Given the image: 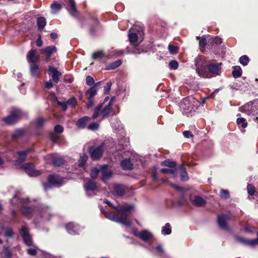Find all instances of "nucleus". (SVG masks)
<instances>
[{"instance_id":"obj_45","label":"nucleus","mask_w":258,"mask_h":258,"mask_svg":"<svg viewBox=\"0 0 258 258\" xmlns=\"http://www.w3.org/2000/svg\"><path fill=\"white\" fill-rule=\"evenodd\" d=\"M220 196L223 199H228L229 197V193L228 190L221 189L220 190Z\"/></svg>"},{"instance_id":"obj_64","label":"nucleus","mask_w":258,"mask_h":258,"mask_svg":"<svg viewBox=\"0 0 258 258\" xmlns=\"http://www.w3.org/2000/svg\"><path fill=\"white\" fill-rule=\"evenodd\" d=\"M58 137L55 134H52L51 136V139L53 142H56L57 140Z\"/></svg>"},{"instance_id":"obj_25","label":"nucleus","mask_w":258,"mask_h":258,"mask_svg":"<svg viewBox=\"0 0 258 258\" xmlns=\"http://www.w3.org/2000/svg\"><path fill=\"white\" fill-rule=\"evenodd\" d=\"M69 11L70 14L74 16H76L78 13L74 0H69Z\"/></svg>"},{"instance_id":"obj_23","label":"nucleus","mask_w":258,"mask_h":258,"mask_svg":"<svg viewBox=\"0 0 258 258\" xmlns=\"http://www.w3.org/2000/svg\"><path fill=\"white\" fill-rule=\"evenodd\" d=\"M90 118L87 116H84L79 119L77 122V126L78 128H84L87 125Z\"/></svg>"},{"instance_id":"obj_13","label":"nucleus","mask_w":258,"mask_h":258,"mask_svg":"<svg viewBox=\"0 0 258 258\" xmlns=\"http://www.w3.org/2000/svg\"><path fill=\"white\" fill-rule=\"evenodd\" d=\"M25 172L31 176H36L40 174V171L35 170L33 164L27 163L22 167Z\"/></svg>"},{"instance_id":"obj_36","label":"nucleus","mask_w":258,"mask_h":258,"mask_svg":"<svg viewBox=\"0 0 258 258\" xmlns=\"http://www.w3.org/2000/svg\"><path fill=\"white\" fill-rule=\"evenodd\" d=\"M104 54L102 51H98L92 54V58L93 59H100L103 58Z\"/></svg>"},{"instance_id":"obj_57","label":"nucleus","mask_w":258,"mask_h":258,"mask_svg":"<svg viewBox=\"0 0 258 258\" xmlns=\"http://www.w3.org/2000/svg\"><path fill=\"white\" fill-rule=\"evenodd\" d=\"M45 120L42 118H40L36 121V124L38 126H40L44 124Z\"/></svg>"},{"instance_id":"obj_61","label":"nucleus","mask_w":258,"mask_h":258,"mask_svg":"<svg viewBox=\"0 0 258 258\" xmlns=\"http://www.w3.org/2000/svg\"><path fill=\"white\" fill-rule=\"evenodd\" d=\"M27 251L29 254L31 255H35L36 253V250L34 248H29Z\"/></svg>"},{"instance_id":"obj_3","label":"nucleus","mask_w":258,"mask_h":258,"mask_svg":"<svg viewBox=\"0 0 258 258\" xmlns=\"http://www.w3.org/2000/svg\"><path fill=\"white\" fill-rule=\"evenodd\" d=\"M143 31L141 28L134 25L130 30L128 39L131 43L136 42L140 43L143 40Z\"/></svg>"},{"instance_id":"obj_33","label":"nucleus","mask_w":258,"mask_h":258,"mask_svg":"<svg viewBox=\"0 0 258 258\" xmlns=\"http://www.w3.org/2000/svg\"><path fill=\"white\" fill-rule=\"evenodd\" d=\"M122 62L120 60H116L112 63L108 65L106 68V70H112L118 67L121 65Z\"/></svg>"},{"instance_id":"obj_22","label":"nucleus","mask_w":258,"mask_h":258,"mask_svg":"<svg viewBox=\"0 0 258 258\" xmlns=\"http://www.w3.org/2000/svg\"><path fill=\"white\" fill-rule=\"evenodd\" d=\"M228 217L225 215L219 216L218 217V223L219 226L221 228L223 229H227V227L226 225V221L228 220Z\"/></svg>"},{"instance_id":"obj_9","label":"nucleus","mask_w":258,"mask_h":258,"mask_svg":"<svg viewBox=\"0 0 258 258\" xmlns=\"http://www.w3.org/2000/svg\"><path fill=\"white\" fill-rule=\"evenodd\" d=\"M104 145L102 144L99 147H92L89 149V153L92 159L96 160L99 159L104 152Z\"/></svg>"},{"instance_id":"obj_43","label":"nucleus","mask_w":258,"mask_h":258,"mask_svg":"<svg viewBox=\"0 0 258 258\" xmlns=\"http://www.w3.org/2000/svg\"><path fill=\"white\" fill-rule=\"evenodd\" d=\"M161 171L162 173H169L172 175L173 177H174L176 175V170L175 169H162L161 170Z\"/></svg>"},{"instance_id":"obj_63","label":"nucleus","mask_w":258,"mask_h":258,"mask_svg":"<svg viewBox=\"0 0 258 258\" xmlns=\"http://www.w3.org/2000/svg\"><path fill=\"white\" fill-rule=\"evenodd\" d=\"M47 211H48V210H45L42 213V216H43L44 217V218L46 220H47L48 219L49 213L47 212Z\"/></svg>"},{"instance_id":"obj_31","label":"nucleus","mask_w":258,"mask_h":258,"mask_svg":"<svg viewBox=\"0 0 258 258\" xmlns=\"http://www.w3.org/2000/svg\"><path fill=\"white\" fill-rule=\"evenodd\" d=\"M37 25L39 30H42L45 26L46 24V19L44 17H39L37 19Z\"/></svg>"},{"instance_id":"obj_18","label":"nucleus","mask_w":258,"mask_h":258,"mask_svg":"<svg viewBox=\"0 0 258 258\" xmlns=\"http://www.w3.org/2000/svg\"><path fill=\"white\" fill-rule=\"evenodd\" d=\"M66 229L68 233L72 235L78 234L80 230L79 226L74 223H69L67 224L66 225Z\"/></svg>"},{"instance_id":"obj_8","label":"nucleus","mask_w":258,"mask_h":258,"mask_svg":"<svg viewBox=\"0 0 258 258\" xmlns=\"http://www.w3.org/2000/svg\"><path fill=\"white\" fill-rule=\"evenodd\" d=\"M104 215L105 217L111 220V221L120 223L123 225L130 226L131 224V221L128 220L126 216L123 217L121 218H118L110 212H105Z\"/></svg>"},{"instance_id":"obj_48","label":"nucleus","mask_w":258,"mask_h":258,"mask_svg":"<svg viewBox=\"0 0 258 258\" xmlns=\"http://www.w3.org/2000/svg\"><path fill=\"white\" fill-rule=\"evenodd\" d=\"M86 84L88 85H92L94 83V80L93 77L88 76L86 79Z\"/></svg>"},{"instance_id":"obj_27","label":"nucleus","mask_w":258,"mask_h":258,"mask_svg":"<svg viewBox=\"0 0 258 258\" xmlns=\"http://www.w3.org/2000/svg\"><path fill=\"white\" fill-rule=\"evenodd\" d=\"M121 166L124 170H131L133 164L129 159H125L121 162Z\"/></svg>"},{"instance_id":"obj_56","label":"nucleus","mask_w":258,"mask_h":258,"mask_svg":"<svg viewBox=\"0 0 258 258\" xmlns=\"http://www.w3.org/2000/svg\"><path fill=\"white\" fill-rule=\"evenodd\" d=\"M44 87L47 89H50L52 87L53 84L52 82L50 80L49 81H45L44 83Z\"/></svg>"},{"instance_id":"obj_7","label":"nucleus","mask_w":258,"mask_h":258,"mask_svg":"<svg viewBox=\"0 0 258 258\" xmlns=\"http://www.w3.org/2000/svg\"><path fill=\"white\" fill-rule=\"evenodd\" d=\"M22 116V112L19 109H16L13 110L9 116L4 118L3 120L6 124H12L17 121Z\"/></svg>"},{"instance_id":"obj_60","label":"nucleus","mask_w":258,"mask_h":258,"mask_svg":"<svg viewBox=\"0 0 258 258\" xmlns=\"http://www.w3.org/2000/svg\"><path fill=\"white\" fill-rule=\"evenodd\" d=\"M88 103L86 105V107L88 109H89L93 106V105L94 104V102H93V99H88Z\"/></svg>"},{"instance_id":"obj_44","label":"nucleus","mask_w":258,"mask_h":258,"mask_svg":"<svg viewBox=\"0 0 258 258\" xmlns=\"http://www.w3.org/2000/svg\"><path fill=\"white\" fill-rule=\"evenodd\" d=\"M169 66L171 69L176 70L178 67V63L176 60H173L169 62Z\"/></svg>"},{"instance_id":"obj_12","label":"nucleus","mask_w":258,"mask_h":258,"mask_svg":"<svg viewBox=\"0 0 258 258\" xmlns=\"http://www.w3.org/2000/svg\"><path fill=\"white\" fill-rule=\"evenodd\" d=\"M48 162H51L55 166H60L63 163L62 158L57 157L56 154H49L45 157Z\"/></svg>"},{"instance_id":"obj_19","label":"nucleus","mask_w":258,"mask_h":258,"mask_svg":"<svg viewBox=\"0 0 258 258\" xmlns=\"http://www.w3.org/2000/svg\"><path fill=\"white\" fill-rule=\"evenodd\" d=\"M30 72L31 76L33 77H38L40 74V67L35 63L30 64Z\"/></svg>"},{"instance_id":"obj_21","label":"nucleus","mask_w":258,"mask_h":258,"mask_svg":"<svg viewBox=\"0 0 258 258\" xmlns=\"http://www.w3.org/2000/svg\"><path fill=\"white\" fill-rule=\"evenodd\" d=\"M138 237L143 240L147 241L152 238L153 235L149 231L143 230L139 233Z\"/></svg>"},{"instance_id":"obj_51","label":"nucleus","mask_w":258,"mask_h":258,"mask_svg":"<svg viewBox=\"0 0 258 258\" xmlns=\"http://www.w3.org/2000/svg\"><path fill=\"white\" fill-rule=\"evenodd\" d=\"M63 128L62 126L60 125H57L54 127V132L55 133H61L63 132Z\"/></svg>"},{"instance_id":"obj_1","label":"nucleus","mask_w":258,"mask_h":258,"mask_svg":"<svg viewBox=\"0 0 258 258\" xmlns=\"http://www.w3.org/2000/svg\"><path fill=\"white\" fill-rule=\"evenodd\" d=\"M196 72L201 77L210 78L220 74V68L218 64L208 65L205 60L201 58L196 60Z\"/></svg>"},{"instance_id":"obj_35","label":"nucleus","mask_w":258,"mask_h":258,"mask_svg":"<svg viewBox=\"0 0 258 258\" xmlns=\"http://www.w3.org/2000/svg\"><path fill=\"white\" fill-rule=\"evenodd\" d=\"M171 233V229L170 224L167 223L163 227L162 230V233L163 235H169Z\"/></svg>"},{"instance_id":"obj_52","label":"nucleus","mask_w":258,"mask_h":258,"mask_svg":"<svg viewBox=\"0 0 258 258\" xmlns=\"http://www.w3.org/2000/svg\"><path fill=\"white\" fill-rule=\"evenodd\" d=\"M111 83H108L104 87V92L105 94H108L109 93L111 89Z\"/></svg>"},{"instance_id":"obj_42","label":"nucleus","mask_w":258,"mask_h":258,"mask_svg":"<svg viewBox=\"0 0 258 258\" xmlns=\"http://www.w3.org/2000/svg\"><path fill=\"white\" fill-rule=\"evenodd\" d=\"M168 49L171 54H174L177 53L178 47L177 46H175L169 44L168 46Z\"/></svg>"},{"instance_id":"obj_26","label":"nucleus","mask_w":258,"mask_h":258,"mask_svg":"<svg viewBox=\"0 0 258 258\" xmlns=\"http://www.w3.org/2000/svg\"><path fill=\"white\" fill-rule=\"evenodd\" d=\"M97 94V90L95 86L90 88L86 93L87 99H93Z\"/></svg>"},{"instance_id":"obj_30","label":"nucleus","mask_w":258,"mask_h":258,"mask_svg":"<svg viewBox=\"0 0 258 258\" xmlns=\"http://www.w3.org/2000/svg\"><path fill=\"white\" fill-rule=\"evenodd\" d=\"M29 152V151H25L23 152H18V159L17 161V163L20 164L21 163L24 161L26 158V154Z\"/></svg>"},{"instance_id":"obj_29","label":"nucleus","mask_w":258,"mask_h":258,"mask_svg":"<svg viewBox=\"0 0 258 258\" xmlns=\"http://www.w3.org/2000/svg\"><path fill=\"white\" fill-rule=\"evenodd\" d=\"M232 75L234 78L240 77L242 75V70L239 66L233 67Z\"/></svg>"},{"instance_id":"obj_4","label":"nucleus","mask_w":258,"mask_h":258,"mask_svg":"<svg viewBox=\"0 0 258 258\" xmlns=\"http://www.w3.org/2000/svg\"><path fill=\"white\" fill-rule=\"evenodd\" d=\"M20 196L21 194L19 192H17L13 198L11 200V203L13 204H15L17 201H19L18 203V205H20V207L22 208V212L25 215L27 216H29L31 214L34 213L35 212L34 211L33 209L30 207H26L25 206H23L22 204V203H26L25 200L23 199H21L20 198Z\"/></svg>"},{"instance_id":"obj_17","label":"nucleus","mask_w":258,"mask_h":258,"mask_svg":"<svg viewBox=\"0 0 258 258\" xmlns=\"http://www.w3.org/2000/svg\"><path fill=\"white\" fill-rule=\"evenodd\" d=\"M101 172L102 174V179L104 182L109 179L112 174V171L108 170V167L106 165L102 166L101 167Z\"/></svg>"},{"instance_id":"obj_11","label":"nucleus","mask_w":258,"mask_h":258,"mask_svg":"<svg viewBox=\"0 0 258 258\" xmlns=\"http://www.w3.org/2000/svg\"><path fill=\"white\" fill-rule=\"evenodd\" d=\"M48 182L44 184V187L46 190L49 187L60 184L62 182V179L56 175H50L48 177Z\"/></svg>"},{"instance_id":"obj_34","label":"nucleus","mask_w":258,"mask_h":258,"mask_svg":"<svg viewBox=\"0 0 258 258\" xmlns=\"http://www.w3.org/2000/svg\"><path fill=\"white\" fill-rule=\"evenodd\" d=\"M88 158V157L86 155L84 154H82L80 155V158L78 161V164L80 167H84L86 161Z\"/></svg>"},{"instance_id":"obj_50","label":"nucleus","mask_w":258,"mask_h":258,"mask_svg":"<svg viewBox=\"0 0 258 258\" xmlns=\"http://www.w3.org/2000/svg\"><path fill=\"white\" fill-rule=\"evenodd\" d=\"M99 124L96 122H93L89 124L88 128L90 130H96L98 128Z\"/></svg>"},{"instance_id":"obj_39","label":"nucleus","mask_w":258,"mask_h":258,"mask_svg":"<svg viewBox=\"0 0 258 258\" xmlns=\"http://www.w3.org/2000/svg\"><path fill=\"white\" fill-rule=\"evenodd\" d=\"M161 165L162 166H167L170 167H174L176 165V163L174 161L166 160L161 162Z\"/></svg>"},{"instance_id":"obj_24","label":"nucleus","mask_w":258,"mask_h":258,"mask_svg":"<svg viewBox=\"0 0 258 258\" xmlns=\"http://www.w3.org/2000/svg\"><path fill=\"white\" fill-rule=\"evenodd\" d=\"M42 53H45L47 56H50L51 54L56 51V48L55 46H48L40 50Z\"/></svg>"},{"instance_id":"obj_58","label":"nucleus","mask_w":258,"mask_h":258,"mask_svg":"<svg viewBox=\"0 0 258 258\" xmlns=\"http://www.w3.org/2000/svg\"><path fill=\"white\" fill-rule=\"evenodd\" d=\"M5 235L7 237H12L13 234V232L11 229H4Z\"/></svg>"},{"instance_id":"obj_59","label":"nucleus","mask_w":258,"mask_h":258,"mask_svg":"<svg viewBox=\"0 0 258 258\" xmlns=\"http://www.w3.org/2000/svg\"><path fill=\"white\" fill-rule=\"evenodd\" d=\"M42 44H43V42L41 39V36L40 35H39L38 36V38L37 40V41H36V45L37 46L40 47L42 45Z\"/></svg>"},{"instance_id":"obj_62","label":"nucleus","mask_w":258,"mask_h":258,"mask_svg":"<svg viewBox=\"0 0 258 258\" xmlns=\"http://www.w3.org/2000/svg\"><path fill=\"white\" fill-rule=\"evenodd\" d=\"M184 136L185 138H189L190 137H192V134L189 131H185L183 133Z\"/></svg>"},{"instance_id":"obj_6","label":"nucleus","mask_w":258,"mask_h":258,"mask_svg":"<svg viewBox=\"0 0 258 258\" xmlns=\"http://www.w3.org/2000/svg\"><path fill=\"white\" fill-rule=\"evenodd\" d=\"M104 202L108 205L112 207L118 213L122 215H126L131 211L133 210L134 208V206L132 205H118V206L114 207L110 202L107 200H104Z\"/></svg>"},{"instance_id":"obj_38","label":"nucleus","mask_w":258,"mask_h":258,"mask_svg":"<svg viewBox=\"0 0 258 258\" xmlns=\"http://www.w3.org/2000/svg\"><path fill=\"white\" fill-rule=\"evenodd\" d=\"M236 122L238 125H241V127L244 128H245L247 125V123L246 122L245 119L243 117L238 118L236 120Z\"/></svg>"},{"instance_id":"obj_55","label":"nucleus","mask_w":258,"mask_h":258,"mask_svg":"<svg viewBox=\"0 0 258 258\" xmlns=\"http://www.w3.org/2000/svg\"><path fill=\"white\" fill-rule=\"evenodd\" d=\"M207 44V40L205 38H202L199 41V46L200 47H204Z\"/></svg>"},{"instance_id":"obj_40","label":"nucleus","mask_w":258,"mask_h":258,"mask_svg":"<svg viewBox=\"0 0 258 258\" xmlns=\"http://www.w3.org/2000/svg\"><path fill=\"white\" fill-rule=\"evenodd\" d=\"M51 8L52 13L55 14L60 10L61 6L59 4L54 3L51 5Z\"/></svg>"},{"instance_id":"obj_15","label":"nucleus","mask_w":258,"mask_h":258,"mask_svg":"<svg viewBox=\"0 0 258 258\" xmlns=\"http://www.w3.org/2000/svg\"><path fill=\"white\" fill-rule=\"evenodd\" d=\"M39 55L36 50H31L27 55V59L29 64L35 63L39 59Z\"/></svg>"},{"instance_id":"obj_49","label":"nucleus","mask_w":258,"mask_h":258,"mask_svg":"<svg viewBox=\"0 0 258 258\" xmlns=\"http://www.w3.org/2000/svg\"><path fill=\"white\" fill-rule=\"evenodd\" d=\"M98 172L99 170L97 168H95L91 170L90 172V176L93 178H96L98 175Z\"/></svg>"},{"instance_id":"obj_37","label":"nucleus","mask_w":258,"mask_h":258,"mask_svg":"<svg viewBox=\"0 0 258 258\" xmlns=\"http://www.w3.org/2000/svg\"><path fill=\"white\" fill-rule=\"evenodd\" d=\"M115 193L119 196H122L124 193V189L122 186L116 185L114 187Z\"/></svg>"},{"instance_id":"obj_46","label":"nucleus","mask_w":258,"mask_h":258,"mask_svg":"<svg viewBox=\"0 0 258 258\" xmlns=\"http://www.w3.org/2000/svg\"><path fill=\"white\" fill-rule=\"evenodd\" d=\"M247 190L248 194L250 196H252L254 194L255 192L254 187L251 184H248L247 186Z\"/></svg>"},{"instance_id":"obj_20","label":"nucleus","mask_w":258,"mask_h":258,"mask_svg":"<svg viewBox=\"0 0 258 258\" xmlns=\"http://www.w3.org/2000/svg\"><path fill=\"white\" fill-rule=\"evenodd\" d=\"M190 200L192 204L197 206H203L206 203L205 200L199 196L191 197Z\"/></svg>"},{"instance_id":"obj_2","label":"nucleus","mask_w":258,"mask_h":258,"mask_svg":"<svg viewBox=\"0 0 258 258\" xmlns=\"http://www.w3.org/2000/svg\"><path fill=\"white\" fill-rule=\"evenodd\" d=\"M199 106V101L192 96H188L184 98L180 103V107L182 111L189 115L197 109Z\"/></svg>"},{"instance_id":"obj_5","label":"nucleus","mask_w":258,"mask_h":258,"mask_svg":"<svg viewBox=\"0 0 258 258\" xmlns=\"http://www.w3.org/2000/svg\"><path fill=\"white\" fill-rule=\"evenodd\" d=\"M102 104H100L97 107L95 108L93 114L92 115V118H96L98 116H99V114H101L102 116V117H105L108 116L109 113L111 111L112 108V104L111 102H109L107 105L105 106L101 111V110L102 108Z\"/></svg>"},{"instance_id":"obj_10","label":"nucleus","mask_w":258,"mask_h":258,"mask_svg":"<svg viewBox=\"0 0 258 258\" xmlns=\"http://www.w3.org/2000/svg\"><path fill=\"white\" fill-rule=\"evenodd\" d=\"M257 104H258V99L248 102L243 106L240 107L239 108V110L248 115H250L254 110L253 107H256Z\"/></svg>"},{"instance_id":"obj_14","label":"nucleus","mask_w":258,"mask_h":258,"mask_svg":"<svg viewBox=\"0 0 258 258\" xmlns=\"http://www.w3.org/2000/svg\"><path fill=\"white\" fill-rule=\"evenodd\" d=\"M29 230L27 226H24L21 230V233L23 237L25 243L28 245L30 246L32 244V239L28 234Z\"/></svg>"},{"instance_id":"obj_54","label":"nucleus","mask_w":258,"mask_h":258,"mask_svg":"<svg viewBox=\"0 0 258 258\" xmlns=\"http://www.w3.org/2000/svg\"><path fill=\"white\" fill-rule=\"evenodd\" d=\"M210 39L212 40V41L214 42L216 44H220L222 42V40L221 38L217 37H210Z\"/></svg>"},{"instance_id":"obj_16","label":"nucleus","mask_w":258,"mask_h":258,"mask_svg":"<svg viewBox=\"0 0 258 258\" xmlns=\"http://www.w3.org/2000/svg\"><path fill=\"white\" fill-rule=\"evenodd\" d=\"M48 72L51 75L53 81L55 83H57L59 80V77L61 75V73L58 71L56 68L51 66L49 67Z\"/></svg>"},{"instance_id":"obj_41","label":"nucleus","mask_w":258,"mask_h":258,"mask_svg":"<svg viewBox=\"0 0 258 258\" xmlns=\"http://www.w3.org/2000/svg\"><path fill=\"white\" fill-rule=\"evenodd\" d=\"M249 62V58L246 55H242L239 58V62L243 66H246Z\"/></svg>"},{"instance_id":"obj_28","label":"nucleus","mask_w":258,"mask_h":258,"mask_svg":"<svg viewBox=\"0 0 258 258\" xmlns=\"http://www.w3.org/2000/svg\"><path fill=\"white\" fill-rule=\"evenodd\" d=\"M84 187L86 192L88 193L90 191L94 190L96 187V185L95 182L90 181L85 184ZM87 195H88L89 194H87Z\"/></svg>"},{"instance_id":"obj_53","label":"nucleus","mask_w":258,"mask_h":258,"mask_svg":"<svg viewBox=\"0 0 258 258\" xmlns=\"http://www.w3.org/2000/svg\"><path fill=\"white\" fill-rule=\"evenodd\" d=\"M57 103L58 105H59L61 107V108L63 111H65L67 110V105H68L67 102L58 101Z\"/></svg>"},{"instance_id":"obj_32","label":"nucleus","mask_w":258,"mask_h":258,"mask_svg":"<svg viewBox=\"0 0 258 258\" xmlns=\"http://www.w3.org/2000/svg\"><path fill=\"white\" fill-rule=\"evenodd\" d=\"M179 168L181 171V173H180L181 180L182 181L187 180L188 179V178L187 176V172H186L185 168L182 165H180L179 167Z\"/></svg>"},{"instance_id":"obj_47","label":"nucleus","mask_w":258,"mask_h":258,"mask_svg":"<svg viewBox=\"0 0 258 258\" xmlns=\"http://www.w3.org/2000/svg\"><path fill=\"white\" fill-rule=\"evenodd\" d=\"M68 105H70L75 106L77 104V100L75 97H72L69 99L67 101Z\"/></svg>"}]
</instances>
